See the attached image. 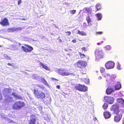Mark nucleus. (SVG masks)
<instances>
[{
    "instance_id": "43",
    "label": "nucleus",
    "mask_w": 124,
    "mask_h": 124,
    "mask_svg": "<svg viewBox=\"0 0 124 124\" xmlns=\"http://www.w3.org/2000/svg\"><path fill=\"white\" fill-rule=\"evenodd\" d=\"M56 87L57 88L60 89V86L59 85H58L56 86Z\"/></svg>"
},
{
    "instance_id": "41",
    "label": "nucleus",
    "mask_w": 124,
    "mask_h": 124,
    "mask_svg": "<svg viewBox=\"0 0 124 124\" xmlns=\"http://www.w3.org/2000/svg\"><path fill=\"white\" fill-rule=\"evenodd\" d=\"M51 79H52V80H55L56 81H58V80L55 78H51Z\"/></svg>"
},
{
    "instance_id": "53",
    "label": "nucleus",
    "mask_w": 124,
    "mask_h": 124,
    "mask_svg": "<svg viewBox=\"0 0 124 124\" xmlns=\"http://www.w3.org/2000/svg\"><path fill=\"white\" fill-rule=\"evenodd\" d=\"M1 46L0 45V47H1Z\"/></svg>"
},
{
    "instance_id": "40",
    "label": "nucleus",
    "mask_w": 124,
    "mask_h": 124,
    "mask_svg": "<svg viewBox=\"0 0 124 124\" xmlns=\"http://www.w3.org/2000/svg\"><path fill=\"white\" fill-rule=\"evenodd\" d=\"M72 41L74 43H75L76 42V41L75 39L72 40Z\"/></svg>"
},
{
    "instance_id": "10",
    "label": "nucleus",
    "mask_w": 124,
    "mask_h": 124,
    "mask_svg": "<svg viewBox=\"0 0 124 124\" xmlns=\"http://www.w3.org/2000/svg\"><path fill=\"white\" fill-rule=\"evenodd\" d=\"M104 100L107 103L110 104H112L113 103L114 101V98L111 96H105Z\"/></svg>"
},
{
    "instance_id": "11",
    "label": "nucleus",
    "mask_w": 124,
    "mask_h": 124,
    "mask_svg": "<svg viewBox=\"0 0 124 124\" xmlns=\"http://www.w3.org/2000/svg\"><path fill=\"white\" fill-rule=\"evenodd\" d=\"M16 109H20L25 105L24 103L23 102L21 101H18L16 103Z\"/></svg>"
},
{
    "instance_id": "27",
    "label": "nucleus",
    "mask_w": 124,
    "mask_h": 124,
    "mask_svg": "<svg viewBox=\"0 0 124 124\" xmlns=\"http://www.w3.org/2000/svg\"><path fill=\"white\" fill-rule=\"evenodd\" d=\"M4 57L7 60H9L11 59L10 57L7 54H5Z\"/></svg>"
},
{
    "instance_id": "52",
    "label": "nucleus",
    "mask_w": 124,
    "mask_h": 124,
    "mask_svg": "<svg viewBox=\"0 0 124 124\" xmlns=\"http://www.w3.org/2000/svg\"><path fill=\"white\" fill-rule=\"evenodd\" d=\"M103 40L104 41H105V40H106V39H105V38H103Z\"/></svg>"
},
{
    "instance_id": "37",
    "label": "nucleus",
    "mask_w": 124,
    "mask_h": 124,
    "mask_svg": "<svg viewBox=\"0 0 124 124\" xmlns=\"http://www.w3.org/2000/svg\"><path fill=\"white\" fill-rule=\"evenodd\" d=\"M43 83L46 85L48 86V85L47 82H46V80H45L43 82Z\"/></svg>"
},
{
    "instance_id": "3",
    "label": "nucleus",
    "mask_w": 124,
    "mask_h": 124,
    "mask_svg": "<svg viewBox=\"0 0 124 124\" xmlns=\"http://www.w3.org/2000/svg\"><path fill=\"white\" fill-rule=\"evenodd\" d=\"M75 64L77 67L81 69L80 71L82 74L86 73V70L85 68L87 65V62L85 61L82 60L78 61Z\"/></svg>"
},
{
    "instance_id": "31",
    "label": "nucleus",
    "mask_w": 124,
    "mask_h": 124,
    "mask_svg": "<svg viewBox=\"0 0 124 124\" xmlns=\"http://www.w3.org/2000/svg\"><path fill=\"white\" fill-rule=\"evenodd\" d=\"M117 68L119 70H120L121 69L120 65L119 63H118L117 65Z\"/></svg>"
},
{
    "instance_id": "12",
    "label": "nucleus",
    "mask_w": 124,
    "mask_h": 124,
    "mask_svg": "<svg viewBox=\"0 0 124 124\" xmlns=\"http://www.w3.org/2000/svg\"><path fill=\"white\" fill-rule=\"evenodd\" d=\"M0 24L3 26H6L9 25L8 21L6 18L2 20L0 22Z\"/></svg>"
},
{
    "instance_id": "6",
    "label": "nucleus",
    "mask_w": 124,
    "mask_h": 124,
    "mask_svg": "<svg viewBox=\"0 0 124 124\" xmlns=\"http://www.w3.org/2000/svg\"><path fill=\"white\" fill-rule=\"evenodd\" d=\"M24 45L26 47L22 46H21V48L22 50L25 52H31L33 49V47L28 45L24 44Z\"/></svg>"
},
{
    "instance_id": "8",
    "label": "nucleus",
    "mask_w": 124,
    "mask_h": 124,
    "mask_svg": "<svg viewBox=\"0 0 124 124\" xmlns=\"http://www.w3.org/2000/svg\"><path fill=\"white\" fill-rule=\"evenodd\" d=\"M115 65V63L112 61L107 62L105 64V66L107 69H110L113 68Z\"/></svg>"
},
{
    "instance_id": "44",
    "label": "nucleus",
    "mask_w": 124,
    "mask_h": 124,
    "mask_svg": "<svg viewBox=\"0 0 124 124\" xmlns=\"http://www.w3.org/2000/svg\"><path fill=\"white\" fill-rule=\"evenodd\" d=\"M41 81L43 82L44 81H45V80L43 78H42L41 79Z\"/></svg>"
},
{
    "instance_id": "1",
    "label": "nucleus",
    "mask_w": 124,
    "mask_h": 124,
    "mask_svg": "<svg viewBox=\"0 0 124 124\" xmlns=\"http://www.w3.org/2000/svg\"><path fill=\"white\" fill-rule=\"evenodd\" d=\"M110 109L113 112V113L116 115L114 117L115 121L119 122L122 117L123 111L119 109L118 104L117 103L113 104L111 106Z\"/></svg>"
},
{
    "instance_id": "34",
    "label": "nucleus",
    "mask_w": 124,
    "mask_h": 124,
    "mask_svg": "<svg viewBox=\"0 0 124 124\" xmlns=\"http://www.w3.org/2000/svg\"><path fill=\"white\" fill-rule=\"evenodd\" d=\"M102 31L97 32L96 33V34L97 35L101 34H102Z\"/></svg>"
},
{
    "instance_id": "33",
    "label": "nucleus",
    "mask_w": 124,
    "mask_h": 124,
    "mask_svg": "<svg viewBox=\"0 0 124 124\" xmlns=\"http://www.w3.org/2000/svg\"><path fill=\"white\" fill-rule=\"evenodd\" d=\"M65 32L67 34V35L68 36L70 35L71 33V32L70 31Z\"/></svg>"
},
{
    "instance_id": "4",
    "label": "nucleus",
    "mask_w": 124,
    "mask_h": 124,
    "mask_svg": "<svg viewBox=\"0 0 124 124\" xmlns=\"http://www.w3.org/2000/svg\"><path fill=\"white\" fill-rule=\"evenodd\" d=\"M33 93L35 97L37 99H43L46 97L45 93L43 92H40L37 89H34Z\"/></svg>"
},
{
    "instance_id": "19",
    "label": "nucleus",
    "mask_w": 124,
    "mask_h": 124,
    "mask_svg": "<svg viewBox=\"0 0 124 124\" xmlns=\"http://www.w3.org/2000/svg\"><path fill=\"white\" fill-rule=\"evenodd\" d=\"M117 101L122 105H124V100L122 98H119L117 100Z\"/></svg>"
},
{
    "instance_id": "13",
    "label": "nucleus",
    "mask_w": 124,
    "mask_h": 124,
    "mask_svg": "<svg viewBox=\"0 0 124 124\" xmlns=\"http://www.w3.org/2000/svg\"><path fill=\"white\" fill-rule=\"evenodd\" d=\"M102 76L106 78V81L111 80L112 78L111 76L108 73L104 74Z\"/></svg>"
},
{
    "instance_id": "51",
    "label": "nucleus",
    "mask_w": 124,
    "mask_h": 124,
    "mask_svg": "<svg viewBox=\"0 0 124 124\" xmlns=\"http://www.w3.org/2000/svg\"><path fill=\"white\" fill-rule=\"evenodd\" d=\"M19 45V46H20V45H21V44L20 43H18Z\"/></svg>"
},
{
    "instance_id": "48",
    "label": "nucleus",
    "mask_w": 124,
    "mask_h": 124,
    "mask_svg": "<svg viewBox=\"0 0 124 124\" xmlns=\"http://www.w3.org/2000/svg\"><path fill=\"white\" fill-rule=\"evenodd\" d=\"M86 79L85 80V83H87V82H86ZM88 80V81L87 82V83H88L89 82V80Z\"/></svg>"
},
{
    "instance_id": "47",
    "label": "nucleus",
    "mask_w": 124,
    "mask_h": 124,
    "mask_svg": "<svg viewBox=\"0 0 124 124\" xmlns=\"http://www.w3.org/2000/svg\"><path fill=\"white\" fill-rule=\"evenodd\" d=\"M13 108L14 109H15L16 108V105L15 104L13 105Z\"/></svg>"
},
{
    "instance_id": "45",
    "label": "nucleus",
    "mask_w": 124,
    "mask_h": 124,
    "mask_svg": "<svg viewBox=\"0 0 124 124\" xmlns=\"http://www.w3.org/2000/svg\"><path fill=\"white\" fill-rule=\"evenodd\" d=\"M103 41H102L101 42V43H97V44L98 45H100L101 44V43H103Z\"/></svg>"
},
{
    "instance_id": "21",
    "label": "nucleus",
    "mask_w": 124,
    "mask_h": 124,
    "mask_svg": "<svg viewBox=\"0 0 124 124\" xmlns=\"http://www.w3.org/2000/svg\"><path fill=\"white\" fill-rule=\"evenodd\" d=\"M96 16L98 18V20H100L101 19L102 16L101 14L98 13L96 14Z\"/></svg>"
},
{
    "instance_id": "30",
    "label": "nucleus",
    "mask_w": 124,
    "mask_h": 124,
    "mask_svg": "<svg viewBox=\"0 0 124 124\" xmlns=\"http://www.w3.org/2000/svg\"><path fill=\"white\" fill-rule=\"evenodd\" d=\"M70 12L71 14H74L76 13V11L75 10H71L70 11Z\"/></svg>"
},
{
    "instance_id": "24",
    "label": "nucleus",
    "mask_w": 124,
    "mask_h": 124,
    "mask_svg": "<svg viewBox=\"0 0 124 124\" xmlns=\"http://www.w3.org/2000/svg\"><path fill=\"white\" fill-rule=\"evenodd\" d=\"M100 6V5L99 4H97L96 5V8H97L96 11H98L101 10V8L99 7Z\"/></svg>"
},
{
    "instance_id": "32",
    "label": "nucleus",
    "mask_w": 124,
    "mask_h": 124,
    "mask_svg": "<svg viewBox=\"0 0 124 124\" xmlns=\"http://www.w3.org/2000/svg\"><path fill=\"white\" fill-rule=\"evenodd\" d=\"M81 49L82 51H83L85 52L86 51H87V49L85 47H82L81 48Z\"/></svg>"
},
{
    "instance_id": "26",
    "label": "nucleus",
    "mask_w": 124,
    "mask_h": 124,
    "mask_svg": "<svg viewBox=\"0 0 124 124\" xmlns=\"http://www.w3.org/2000/svg\"><path fill=\"white\" fill-rule=\"evenodd\" d=\"M86 20H87L88 23H89L91 22V20L89 16L86 17Z\"/></svg>"
},
{
    "instance_id": "39",
    "label": "nucleus",
    "mask_w": 124,
    "mask_h": 124,
    "mask_svg": "<svg viewBox=\"0 0 124 124\" xmlns=\"http://www.w3.org/2000/svg\"><path fill=\"white\" fill-rule=\"evenodd\" d=\"M22 29V28L21 27H18L16 28V31L18 30H21Z\"/></svg>"
},
{
    "instance_id": "16",
    "label": "nucleus",
    "mask_w": 124,
    "mask_h": 124,
    "mask_svg": "<svg viewBox=\"0 0 124 124\" xmlns=\"http://www.w3.org/2000/svg\"><path fill=\"white\" fill-rule=\"evenodd\" d=\"M104 115L105 118L107 119L110 117L111 114L109 112L106 111L104 112Z\"/></svg>"
},
{
    "instance_id": "36",
    "label": "nucleus",
    "mask_w": 124,
    "mask_h": 124,
    "mask_svg": "<svg viewBox=\"0 0 124 124\" xmlns=\"http://www.w3.org/2000/svg\"><path fill=\"white\" fill-rule=\"evenodd\" d=\"M86 11L87 12L89 13L90 12V8H86Z\"/></svg>"
},
{
    "instance_id": "42",
    "label": "nucleus",
    "mask_w": 124,
    "mask_h": 124,
    "mask_svg": "<svg viewBox=\"0 0 124 124\" xmlns=\"http://www.w3.org/2000/svg\"><path fill=\"white\" fill-rule=\"evenodd\" d=\"M21 0H19L18 2V5H19L21 3Z\"/></svg>"
},
{
    "instance_id": "14",
    "label": "nucleus",
    "mask_w": 124,
    "mask_h": 124,
    "mask_svg": "<svg viewBox=\"0 0 124 124\" xmlns=\"http://www.w3.org/2000/svg\"><path fill=\"white\" fill-rule=\"evenodd\" d=\"M36 119L35 116L33 115L31 116L29 124H35Z\"/></svg>"
},
{
    "instance_id": "20",
    "label": "nucleus",
    "mask_w": 124,
    "mask_h": 124,
    "mask_svg": "<svg viewBox=\"0 0 124 124\" xmlns=\"http://www.w3.org/2000/svg\"><path fill=\"white\" fill-rule=\"evenodd\" d=\"M78 33L82 36L86 35V34L85 32L83 31H80L79 30H78Z\"/></svg>"
},
{
    "instance_id": "23",
    "label": "nucleus",
    "mask_w": 124,
    "mask_h": 124,
    "mask_svg": "<svg viewBox=\"0 0 124 124\" xmlns=\"http://www.w3.org/2000/svg\"><path fill=\"white\" fill-rule=\"evenodd\" d=\"M108 105L106 103H105L102 105V107L104 109H106L108 107Z\"/></svg>"
},
{
    "instance_id": "28",
    "label": "nucleus",
    "mask_w": 124,
    "mask_h": 124,
    "mask_svg": "<svg viewBox=\"0 0 124 124\" xmlns=\"http://www.w3.org/2000/svg\"><path fill=\"white\" fill-rule=\"evenodd\" d=\"M16 99H22V98L21 96L16 95Z\"/></svg>"
},
{
    "instance_id": "25",
    "label": "nucleus",
    "mask_w": 124,
    "mask_h": 124,
    "mask_svg": "<svg viewBox=\"0 0 124 124\" xmlns=\"http://www.w3.org/2000/svg\"><path fill=\"white\" fill-rule=\"evenodd\" d=\"M79 54L80 56L81 59L83 58H84L85 57V55L83 54H82L81 52H79Z\"/></svg>"
},
{
    "instance_id": "46",
    "label": "nucleus",
    "mask_w": 124,
    "mask_h": 124,
    "mask_svg": "<svg viewBox=\"0 0 124 124\" xmlns=\"http://www.w3.org/2000/svg\"><path fill=\"white\" fill-rule=\"evenodd\" d=\"M102 77L101 76L99 77L98 78V79L99 80H101L102 79Z\"/></svg>"
},
{
    "instance_id": "35",
    "label": "nucleus",
    "mask_w": 124,
    "mask_h": 124,
    "mask_svg": "<svg viewBox=\"0 0 124 124\" xmlns=\"http://www.w3.org/2000/svg\"><path fill=\"white\" fill-rule=\"evenodd\" d=\"M37 86H38V87H39L40 88H41V89H44L45 88V87L43 86V87H41V86L40 85H37Z\"/></svg>"
},
{
    "instance_id": "50",
    "label": "nucleus",
    "mask_w": 124,
    "mask_h": 124,
    "mask_svg": "<svg viewBox=\"0 0 124 124\" xmlns=\"http://www.w3.org/2000/svg\"><path fill=\"white\" fill-rule=\"evenodd\" d=\"M22 20H26V19H25V18H22Z\"/></svg>"
},
{
    "instance_id": "18",
    "label": "nucleus",
    "mask_w": 124,
    "mask_h": 124,
    "mask_svg": "<svg viewBox=\"0 0 124 124\" xmlns=\"http://www.w3.org/2000/svg\"><path fill=\"white\" fill-rule=\"evenodd\" d=\"M121 84L119 82H117L115 86L116 90H118L121 88Z\"/></svg>"
},
{
    "instance_id": "5",
    "label": "nucleus",
    "mask_w": 124,
    "mask_h": 124,
    "mask_svg": "<svg viewBox=\"0 0 124 124\" xmlns=\"http://www.w3.org/2000/svg\"><path fill=\"white\" fill-rule=\"evenodd\" d=\"M75 89L81 92H85L87 91V87L83 85H78L75 87Z\"/></svg>"
},
{
    "instance_id": "17",
    "label": "nucleus",
    "mask_w": 124,
    "mask_h": 124,
    "mask_svg": "<svg viewBox=\"0 0 124 124\" xmlns=\"http://www.w3.org/2000/svg\"><path fill=\"white\" fill-rule=\"evenodd\" d=\"M40 65L42 66V67L45 69L46 70L49 71L50 70V68L46 66L42 62H40Z\"/></svg>"
},
{
    "instance_id": "2",
    "label": "nucleus",
    "mask_w": 124,
    "mask_h": 124,
    "mask_svg": "<svg viewBox=\"0 0 124 124\" xmlns=\"http://www.w3.org/2000/svg\"><path fill=\"white\" fill-rule=\"evenodd\" d=\"M8 89L5 88L3 91V94L5 97L4 99L6 101H13V98L16 97L15 93H13L10 96V93Z\"/></svg>"
},
{
    "instance_id": "15",
    "label": "nucleus",
    "mask_w": 124,
    "mask_h": 124,
    "mask_svg": "<svg viewBox=\"0 0 124 124\" xmlns=\"http://www.w3.org/2000/svg\"><path fill=\"white\" fill-rule=\"evenodd\" d=\"M113 91L114 90L112 88L108 87L106 90V93L107 94H109Z\"/></svg>"
},
{
    "instance_id": "29",
    "label": "nucleus",
    "mask_w": 124,
    "mask_h": 124,
    "mask_svg": "<svg viewBox=\"0 0 124 124\" xmlns=\"http://www.w3.org/2000/svg\"><path fill=\"white\" fill-rule=\"evenodd\" d=\"M105 69L103 68H101L100 70V71L101 73H102L104 72L105 71Z\"/></svg>"
},
{
    "instance_id": "49",
    "label": "nucleus",
    "mask_w": 124,
    "mask_h": 124,
    "mask_svg": "<svg viewBox=\"0 0 124 124\" xmlns=\"http://www.w3.org/2000/svg\"><path fill=\"white\" fill-rule=\"evenodd\" d=\"M8 65H10V66L11 65V64L9 63H8Z\"/></svg>"
},
{
    "instance_id": "38",
    "label": "nucleus",
    "mask_w": 124,
    "mask_h": 124,
    "mask_svg": "<svg viewBox=\"0 0 124 124\" xmlns=\"http://www.w3.org/2000/svg\"><path fill=\"white\" fill-rule=\"evenodd\" d=\"M8 31L9 32H12L13 31V30L12 28L9 29L8 30Z\"/></svg>"
},
{
    "instance_id": "7",
    "label": "nucleus",
    "mask_w": 124,
    "mask_h": 124,
    "mask_svg": "<svg viewBox=\"0 0 124 124\" xmlns=\"http://www.w3.org/2000/svg\"><path fill=\"white\" fill-rule=\"evenodd\" d=\"M58 73L62 76H69L72 75V73L67 72L65 69H59L58 70Z\"/></svg>"
},
{
    "instance_id": "9",
    "label": "nucleus",
    "mask_w": 124,
    "mask_h": 124,
    "mask_svg": "<svg viewBox=\"0 0 124 124\" xmlns=\"http://www.w3.org/2000/svg\"><path fill=\"white\" fill-rule=\"evenodd\" d=\"M95 54L97 58L99 59L103 58V53L102 51L96 50L95 52Z\"/></svg>"
},
{
    "instance_id": "22",
    "label": "nucleus",
    "mask_w": 124,
    "mask_h": 124,
    "mask_svg": "<svg viewBox=\"0 0 124 124\" xmlns=\"http://www.w3.org/2000/svg\"><path fill=\"white\" fill-rule=\"evenodd\" d=\"M106 50L107 51H109L111 49V47L110 45H108L105 47Z\"/></svg>"
}]
</instances>
